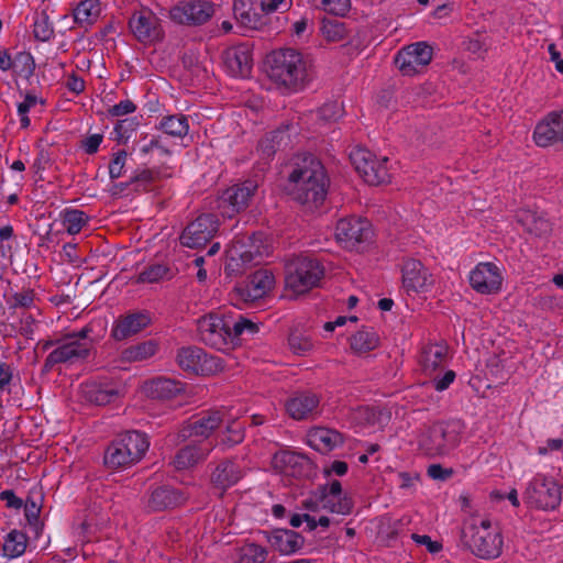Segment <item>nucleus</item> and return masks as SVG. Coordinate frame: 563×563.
Wrapping results in <instances>:
<instances>
[{
  "instance_id": "nucleus-12",
  "label": "nucleus",
  "mask_w": 563,
  "mask_h": 563,
  "mask_svg": "<svg viewBox=\"0 0 563 563\" xmlns=\"http://www.w3.org/2000/svg\"><path fill=\"white\" fill-rule=\"evenodd\" d=\"M218 230V217L212 213H202L185 228L180 235V243L190 249L205 246Z\"/></svg>"
},
{
  "instance_id": "nucleus-16",
  "label": "nucleus",
  "mask_w": 563,
  "mask_h": 563,
  "mask_svg": "<svg viewBox=\"0 0 563 563\" xmlns=\"http://www.w3.org/2000/svg\"><path fill=\"white\" fill-rule=\"evenodd\" d=\"M188 500V495L170 485H159L150 489L144 507L147 512H159L178 508Z\"/></svg>"
},
{
  "instance_id": "nucleus-11",
  "label": "nucleus",
  "mask_w": 563,
  "mask_h": 563,
  "mask_svg": "<svg viewBox=\"0 0 563 563\" xmlns=\"http://www.w3.org/2000/svg\"><path fill=\"white\" fill-rule=\"evenodd\" d=\"M92 349L91 343H78L70 340L67 335L59 339V344L46 357L42 373H49L57 364H74L78 361L88 358Z\"/></svg>"
},
{
  "instance_id": "nucleus-14",
  "label": "nucleus",
  "mask_w": 563,
  "mask_h": 563,
  "mask_svg": "<svg viewBox=\"0 0 563 563\" xmlns=\"http://www.w3.org/2000/svg\"><path fill=\"white\" fill-rule=\"evenodd\" d=\"M335 238L346 249H357L372 238V228L367 220L356 217L340 219L335 227Z\"/></svg>"
},
{
  "instance_id": "nucleus-5",
  "label": "nucleus",
  "mask_w": 563,
  "mask_h": 563,
  "mask_svg": "<svg viewBox=\"0 0 563 563\" xmlns=\"http://www.w3.org/2000/svg\"><path fill=\"white\" fill-rule=\"evenodd\" d=\"M324 275L321 263L313 257L298 255L285 266V285L294 295H302L317 287Z\"/></svg>"
},
{
  "instance_id": "nucleus-31",
  "label": "nucleus",
  "mask_w": 563,
  "mask_h": 563,
  "mask_svg": "<svg viewBox=\"0 0 563 563\" xmlns=\"http://www.w3.org/2000/svg\"><path fill=\"white\" fill-rule=\"evenodd\" d=\"M222 420V413L218 410L205 412L198 419L186 424L179 431L178 437L183 440L194 435L208 438L221 424Z\"/></svg>"
},
{
  "instance_id": "nucleus-24",
  "label": "nucleus",
  "mask_w": 563,
  "mask_h": 563,
  "mask_svg": "<svg viewBox=\"0 0 563 563\" xmlns=\"http://www.w3.org/2000/svg\"><path fill=\"white\" fill-rule=\"evenodd\" d=\"M503 277L493 263H479L470 275V284L477 292L495 294L499 291Z\"/></svg>"
},
{
  "instance_id": "nucleus-30",
  "label": "nucleus",
  "mask_w": 563,
  "mask_h": 563,
  "mask_svg": "<svg viewBox=\"0 0 563 563\" xmlns=\"http://www.w3.org/2000/svg\"><path fill=\"white\" fill-rule=\"evenodd\" d=\"M433 280L418 260H407L402 265V285L406 290L418 292L432 285Z\"/></svg>"
},
{
  "instance_id": "nucleus-10",
  "label": "nucleus",
  "mask_w": 563,
  "mask_h": 563,
  "mask_svg": "<svg viewBox=\"0 0 563 563\" xmlns=\"http://www.w3.org/2000/svg\"><path fill=\"white\" fill-rule=\"evenodd\" d=\"M176 361L181 369L196 375L209 376L223 369L222 362L219 357L209 355L198 346L179 349Z\"/></svg>"
},
{
  "instance_id": "nucleus-27",
  "label": "nucleus",
  "mask_w": 563,
  "mask_h": 563,
  "mask_svg": "<svg viewBox=\"0 0 563 563\" xmlns=\"http://www.w3.org/2000/svg\"><path fill=\"white\" fill-rule=\"evenodd\" d=\"M243 477L241 466L232 459L219 461L211 471L210 483L221 492V495L240 482Z\"/></svg>"
},
{
  "instance_id": "nucleus-45",
  "label": "nucleus",
  "mask_w": 563,
  "mask_h": 563,
  "mask_svg": "<svg viewBox=\"0 0 563 563\" xmlns=\"http://www.w3.org/2000/svg\"><path fill=\"white\" fill-rule=\"evenodd\" d=\"M163 177V173L159 168H144L135 170L131 176V183H133L134 190H147L150 185Z\"/></svg>"
},
{
  "instance_id": "nucleus-8",
  "label": "nucleus",
  "mask_w": 563,
  "mask_h": 563,
  "mask_svg": "<svg viewBox=\"0 0 563 563\" xmlns=\"http://www.w3.org/2000/svg\"><path fill=\"white\" fill-rule=\"evenodd\" d=\"M460 442L455 426L437 422L427 428L419 437L420 448L431 456L444 455Z\"/></svg>"
},
{
  "instance_id": "nucleus-61",
  "label": "nucleus",
  "mask_w": 563,
  "mask_h": 563,
  "mask_svg": "<svg viewBox=\"0 0 563 563\" xmlns=\"http://www.w3.org/2000/svg\"><path fill=\"white\" fill-rule=\"evenodd\" d=\"M136 110V106L133 101L126 99L123 100L114 106H112L108 112L112 117H121L124 114L132 113Z\"/></svg>"
},
{
  "instance_id": "nucleus-34",
  "label": "nucleus",
  "mask_w": 563,
  "mask_h": 563,
  "mask_svg": "<svg viewBox=\"0 0 563 563\" xmlns=\"http://www.w3.org/2000/svg\"><path fill=\"white\" fill-rule=\"evenodd\" d=\"M319 398L314 394L302 393L288 399L285 404L288 415L296 420L309 419L317 410Z\"/></svg>"
},
{
  "instance_id": "nucleus-3",
  "label": "nucleus",
  "mask_w": 563,
  "mask_h": 563,
  "mask_svg": "<svg viewBox=\"0 0 563 563\" xmlns=\"http://www.w3.org/2000/svg\"><path fill=\"white\" fill-rule=\"evenodd\" d=\"M460 539L465 548L483 560L497 559L503 552V534L498 528H492L488 519L478 521L471 517L464 520Z\"/></svg>"
},
{
  "instance_id": "nucleus-6",
  "label": "nucleus",
  "mask_w": 563,
  "mask_h": 563,
  "mask_svg": "<svg viewBox=\"0 0 563 563\" xmlns=\"http://www.w3.org/2000/svg\"><path fill=\"white\" fill-rule=\"evenodd\" d=\"M199 340L219 351L233 347L231 324L222 316L209 313L197 320Z\"/></svg>"
},
{
  "instance_id": "nucleus-51",
  "label": "nucleus",
  "mask_w": 563,
  "mask_h": 563,
  "mask_svg": "<svg viewBox=\"0 0 563 563\" xmlns=\"http://www.w3.org/2000/svg\"><path fill=\"white\" fill-rule=\"evenodd\" d=\"M290 350L298 355H305L312 350L311 339L300 332H291L288 338Z\"/></svg>"
},
{
  "instance_id": "nucleus-64",
  "label": "nucleus",
  "mask_w": 563,
  "mask_h": 563,
  "mask_svg": "<svg viewBox=\"0 0 563 563\" xmlns=\"http://www.w3.org/2000/svg\"><path fill=\"white\" fill-rule=\"evenodd\" d=\"M14 307L30 308L34 302V291L26 289L13 295Z\"/></svg>"
},
{
  "instance_id": "nucleus-22",
  "label": "nucleus",
  "mask_w": 563,
  "mask_h": 563,
  "mask_svg": "<svg viewBox=\"0 0 563 563\" xmlns=\"http://www.w3.org/2000/svg\"><path fill=\"white\" fill-rule=\"evenodd\" d=\"M269 246L264 243L263 234H253L247 238V242L241 243L239 245H234L230 251V263L229 267L232 266V263L239 265V261L243 265L247 264H260L265 255H268Z\"/></svg>"
},
{
  "instance_id": "nucleus-42",
  "label": "nucleus",
  "mask_w": 563,
  "mask_h": 563,
  "mask_svg": "<svg viewBox=\"0 0 563 563\" xmlns=\"http://www.w3.org/2000/svg\"><path fill=\"white\" fill-rule=\"evenodd\" d=\"M99 14V0H84L74 10V19L79 24H92Z\"/></svg>"
},
{
  "instance_id": "nucleus-58",
  "label": "nucleus",
  "mask_w": 563,
  "mask_h": 563,
  "mask_svg": "<svg viewBox=\"0 0 563 563\" xmlns=\"http://www.w3.org/2000/svg\"><path fill=\"white\" fill-rule=\"evenodd\" d=\"M14 63L16 65H22L21 71L26 76L30 77L33 75L35 70V62L31 53L29 52H21L16 54Z\"/></svg>"
},
{
  "instance_id": "nucleus-55",
  "label": "nucleus",
  "mask_w": 563,
  "mask_h": 563,
  "mask_svg": "<svg viewBox=\"0 0 563 563\" xmlns=\"http://www.w3.org/2000/svg\"><path fill=\"white\" fill-rule=\"evenodd\" d=\"M343 114V107L336 101L324 103L318 110V115L324 122L336 121Z\"/></svg>"
},
{
  "instance_id": "nucleus-9",
  "label": "nucleus",
  "mask_w": 563,
  "mask_h": 563,
  "mask_svg": "<svg viewBox=\"0 0 563 563\" xmlns=\"http://www.w3.org/2000/svg\"><path fill=\"white\" fill-rule=\"evenodd\" d=\"M350 159L355 170L372 186L388 183L390 174L387 167V157L377 158L375 154L365 148H355L350 153Z\"/></svg>"
},
{
  "instance_id": "nucleus-41",
  "label": "nucleus",
  "mask_w": 563,
  "mask_h": 563,
  "mask_svg": "<svg viewBox=\"0 0 563 563\" xmlns=\"http://www.w3.org/2000/svg\"><path fill=\"white\" fill-rule=\"evenodd\" d=\"M159 129L170 136L184 137L189 130L188 119L184 114L164 117L161 121Z\"/></svg>"
},
{
  "instance_id": "nucleus-1",
  "label": "nucleus",
  "mask_w": 563,
  "mask_h": 563,
  "mask_svg": "<svg viewBox=\"0 0 563 563\" xmlns=\"http://www.w3.org/2000/svg\"><path fill=\"white\" fill-rule=\"evenodd\" d=\"M290 168L286 188L292 200L308 209L321 206L330 184L321 162L312 154H302L295 157Z\"/></svg>"
},
{
  "instance_id": "nucleus-49",
  "label": "nucleus",
  "mask_w": 563,
  "mask_h": 563,
  "mask_svg": "<svg viewBox=\"0 0 563 563\" xmlns=\"http://www.w3.org/2000/svg\"><path fill=\"white\" fill-rule=\"evenodd\" d=\"M139 125L140 121L136 117L119 120L114 126L115 141L119 144H126Z\"/></svg>"
},
{
  "instance_id": "nucleus-4",
  "label": "nucleus",
  "mask_w": 563,
  "mask_h": 563,
  "mask_svg": "<svg viewBox=\"0 0 563 563\" xmlns=\"http://www.w3.org/2000/svg\"><path fill=\"white\" fill-rule=\"evenodd\" d=\"M150 441L144 432L126 431L104 452V464L110 468L128 467L139 463L146 454Z\"/></svg>"
},
{
  "instance_id": "nucleus-43",
  "label": "nucleus",
  "mask_w": 563,
  "mask_h": 563,
  "mask_svg": "<svg viewBox=\"0 0 563 563\" xmlns=\"http://www.w3.org/2000/svg\"><path fill=\"white\" fill-rule=\"evenodd\" d=\"M26 536L18 530H12L5 538L3 551L9 558H18L26 550Z\"/></svg>"
},
{
  "instance_id": "nucleus-26",
  "label": "nucleus",
  "mask_w": 563,
  "mask_h": 563,
  "mask_svg": "<svg viewBox=\"0 0 563 563\" xmlns=\"http://www.w3.org/2000/svg\"><path fill=\"white\" fill-rule=\"evenodd\" d=\"M273 274L267 269L254 272L244 285L236 288L240 298L244 302H254L263 298L274 286Z\"/></svg>"
},
{
  "instance_id": "nucleus-48",
  "label": "nucleus",
  "mask_w": 563,
  "mask_h": 563,
  "mask_svg": "<svg viewBox=\"0 0 563 563\" xmlns=\"http://www.w3.org/2000/svg\"><path fill=\"white\" fill-rule=\"evenodd\" d=\"M321 32L329 42H339L346 37L345 24L336 19H322Z\"/></svg>"
},
{
  "instance_id": "nucleus-46",
  "label": "nucleus",
  "mask_w": 563,
  "mask_h": 563,
  "mask_svg": "<svg viewBox=\"0 0 563 563\" xmlns=\"http://www.w3.org/2000/svg\"><path fill=\"white\" fill-rule=\"evenodd\" d=\"M88 220V216L78 209L65 210L62 216L63 225L69 234L79 233Z\"/></svg>"
},
{
  "instance_id": "nucleus-57",
  "label": "nucleus",
  "mask_w": 563,
  "mask_h": 563,
  "mask_svg": "<svg viewBox=\"0 0 563 563\" xmlns=\"http://www.w3.org/2000/svg\"><path fill=\"white\" fill-rule=\"evenodd\" d=\"M25 518L30 526L34 527L35 533H38V526H40V512H41V506L37 505L35 500L32 498H27L25 506Z\"/></svg>"
},
{
  "instance_id": "nucleus-32",
  "label": "nucleus",
  "mask_w": 563,
  "mask_h": 563,
  "mask_svg": "<svg viewBox=\"0 0 563 563\" xmlns=\"http://www.w3.org/2000/svg\"><path fill=\"white\" fill-rule=\"evenodd\" d=\"M184 390L185 384L166 377H156L145 382L143 385V391L145 395L148 398L157 400L173 399Z\"/></svg>"
},
{
  "instance_id": "nucleus-17",
  "label": "nucleus",
  "mask_w": 563,
  "mask_h": 563,
  "mask_svg": "<svg viewBox=\"0 0 563 563\" xmlns=\"http://www.w3.org/2000/svg\"><path fill=\"white\" fill-rule=\"evenodd\" d=\"M214 14V5L209 1L194 0L181 2L170 10V19L179 24L202 25Z\"/></svg>"
},
{
  "instance_id": "nucleus-15",
  "label": "nucleus",
  "mask_w": 563,
  "mask_h": 563,
  "mask_svg": "<svg viewBox=\"0 0 563 563\" xmlns=\"http://www.w3.org/2000/svg\"><path fill=\"white\" fill-rule=\"evenodd\" d=\"M272 465L279 473L297 478L310 477L314 471V465L308 456L289 450L275 453Z\"/></svg>"
},
{
  "instance_id": "nucleus-62",
  "label": "nucleus",
  "mask_w": 563,
  "mask_h": 563,
  "mask_svg": "<svg viewBox=\"0 0 563 563\" xmlns=\"http://www.w3.org/2000/svg\"><path fill=\"white\" fill-rule=\"evenodd\" d=\"M20 333L26 339H33L35 332V319L30 313H23L20 320Z\"/></svg>"
},
{
  "instance_id": "nucleus-35",
  "label": "nucleus",
  "mask_w": 563,
  "mask_h": 563,
  "mask_svg": "<svg viewBox=\"0 0 563 563\" xmlns=\"http://www.w3.org/2000/svg\"><path fill=\"white\" fill-rule=\"evenodd\" d=\"M268 542L282 554L289 555L302 548L305 538L294 530L277 529L271 533Z\"/></svg>"
},
{
  "instance_id": "nucleus-53",
  "label": "nucleus",
  "mask_w": 563,
  "mask_h": 563,
  "mask_svg": "<svg viewBox=\"0 0 563 563\" xmlns=\"http://www.w3.org/2000/svg\"><path fill=\"white\" fill-rule=\"evenodd\" d=\"M258 331V325L251 320L240 317L238 321L231 325V333L233 339V346L240 340V336L244 333H249L251 335L255 334Z\"/></svg>"
},
{
  "instance_id": "nucleus-29",
  "label": "nucleus",
  "mask_w": 563,
  "mask_h": 563,
  "mask_svg": "<svg viewBox=\"0 0 563 563\" xmlns=\"http://www.w3.org/2000/svg\"><path fill=\"white\" fill-rule=\"evenodd\" d=\"M213 448V445L191 442L176 452L172 465L177 471L189 470L203 462L212 452Z\"/></svg>"
},
{
  "instance_id": "nucleus-38",
  "label": "nucleus",
  "mask_w": 563,
  "mask_h": 563,
  "mask_svg": "<svg viewBox=\"0 0 563 563\" xmlns=\"http://www.w3.org/2000/svg\"><path fill=\"white\" fill-rule=\"evenodd\" d=\"M518 222L529 234L536 236H544L552 230L548 219L530 210L522 211L518 216Z\"/></svg>"
},
{
  "instance_id": "nucleus-20",
  "label": "nucleus",
  "mask_w": 563,
  "mask_h": 563,
  "mask_svg": "<svg viewBox=\"0 0 563 563\" xmlns=\"http://www.w3.org/2000/svg\"><path fill=\"white\" fill-rule=\"evenodd\" d=\"M538 146H563V110L550 112L533 131Z\"/></svg>"
},
{
  "instance_id": "nucleus-54",
  "label": "nucleus",
  "mask_w": 563,
  "mask_h": 563,
  "mask_svg": "<svg viewBox=\"0 0 563 563\" xmlns=\"http://www.w3.org/2000/svg\"><path fill=\"white\" fill-rule=\"evenodd\" d=\"M33 33L36 40L43 42L48 41L52 37L54 30L45 13H42L35 19Z\"/></svg>"
},
{
  "instance_id": "nucleus-36",
  "label": "nucleus",
  "mask_w": 563,
  "mask_h": 563,
  "mask_svg": "<svg viewBox=\"0 0 563 563\" xmlns=\"http://www.w3.org/2000/svg\"><path fill=\"white\" fill-rule=\"evenodd\" d=\"M448 357V345L444 343L427 344L422 347L420 365L424 374L432 375L444 366Z\"/></svg>"
},
{
  "instance_id": "nucleus-7",
  "label": "nucleus",
  "mask_w": 563,
  "mask_h": 563,
  "mask_svg": "<svg viewBox=\"0 0 563 563\" xmlns=\"http://www.w3.org/2000/svg\"><path fill=\"white\" fill-rule=\"evenodd\" d=\"M561 500V486L554 479L541 475L530 481L523 493V501L541 510H554Z\"/></svg>"
},
{
  "instance_id": "nucleus-19",
  "label": "nucleus",
  "mask_w": 563,
  "mask_h": 563,
  "mask_svg": "<svg viewBox=\"0 0 563 563\" xmlns=\"http://www.w3.org/2000/svg\"><path fill=\"white\" fill-rule=\"evenodd\" d=\"M125 393L124 385L118 380H91L81 385L82 397L97 406L115 401Z\"/></svg>"
},
{
  "instance_id": "nucleus-40",
  "label": "nucleus",
  "mask_w": 563,
  "mask_h": 563,
  "mask_svg": "<svg viewBox=\"0 0 563 563\" xmlns=\"http://www.w3.org/2000/svg\"><path fill=\"white\" fill-rule=\"evenodd\" d=\"M174 277V272L170 266L166 264H152L146 266L136 278L137 283H159L162 280H169Z\"/></svg>"
},
{
  "instance_id": "nucleus-50",
  "label": "nucleus",
  "mask_w": 563,
  "mask_h": 563,
  "mask_svg": "<svg viewBox=\"0 0 563 563\" xmlns=\"http://www.w3.org/2000/svg\"><path fill=\"white\" fill-rule=\"evenodd\" d=\"M243 439L244 432L242 426L239 422L233 421L227 427V433L221 437V440L217 445L228 449L241 443Z\"/></svg>"
},
{
  "instance_id": "nucleus-2",
  "label": "nucleus",
  "mask_w": 563,
  "mask_h": 563,
  "mask_svg": "<svg viewBox=\"0 0 563 563\" xmlns=\"http://www.w3.org/2000/svg\"><path fill=\"white\" fill-rule=\"evenodd\" d=\"M266 65L269 78L291 91L303 89L311 80L310 62L294 48L274 51Z\"/></svg>"
},
{
  "instance_id": "nucleus-56",
  "label": "nucleus",
  "mask_w": 563,
  "mask_h": 563,
  "mask_svg": "<svg viewBox=\"0 0 563 563\" xmlns=\"http://www.w3.org/2000/svg\"><path fill=\"white\" fill-rule=\"evenodd\" d=\"M126 156L128 153L124 150L113 154V157L109 164V176L111 179H117L122 176Z\"/></svg>"
},
{
  "instance_id": "nucleus-39",
  "label": "nucleus",
  "mask_w": 563,
  "mask_h": 563,
  "mask_svg": "<svg viewBox=\"0 0 563 563\" xmlns=\"http://www.w3.org/2000/svg\"><path fill=\"white\" fill-rule=\"evenodd\" d=\"M157 350V342L148 340L124 349L121 355L126 362H142L155 355Z\"/></svg>"
},
{
  "instance_id": "nucleus-59",
  "label": "nucleus",
  "mask_w": 563,
  "mask_h": 563,
  "mask_svg": "<svg viewBox=\"0 0 563 563\" xmlns=\"http://www.w3.org/2000/svg\"><path fill=\"white\" fill-rule=\"evenodd\" d=\"M427 474L435 481H448L454 474L453 468H445L441 464H431L427 470Z\"/></svg>"
},
{
  "instance_id": "nucleus-44",
  "label": "nucleus",
  "mask_w": 563,
  "mask_h": 563,
  "mask_svg": "<svg viewBox=\"0 0 563 563\" xmlns=\"http://www.w3.org/2000/svg\"><path fill=\"white\" fill-rule=\"evenodd\" d=\"M266 559L267 551L265 548L255 543H247L239 549L236 563H265Z\"/></svg>"
},
{
  "instance_id": "nucleus-63",
  "label": "nucleus",
  "mask_w": 563,
  "mask_h": 563,
  "mask_svg": "<svg viewBox=\"0 0 563 563\" xmlns=\"http://www.w3.org/2000/svg\"><path fill=\"white\" fill-rule=\"evenodd\" d=\"M411 539L421 545H426L428 551L432 554L438 553L442 550V544L438 541H432L431 538L427 534H411Z\"/></svg>"
},
{
  "instance_id": "nucleus-52",
  "label": "nucleus",
  "mask_w": 563,
  "mask_h": 563,
  "mask_svg": "<svg viewBox=\"0 0 563 563\" xmlns=\"http://www.w3.org/2000/svg\"><path fill=\"white\" fill-rule=\"evenodd\" d=\"M336 498L338 500L334 501L332 498H329L327 494H323V508L334 514L349 515L353 508L352 500L347 497L341 498V496Z\"/></svg>"
},
{
  "instance_id": "nucleus-23",
  "label": "nucleus",
  "mask_w": 563,
  "mask_h": 563,
  "mask_svg": "<svg viewBox=\"0 0 563 563\" xmlns=\"http://www.w3.org/2000/svg\"><path fill=\"white\" fill-rule=\"evenodd\" d=\"M263 5L264 0H234L233 14L239 25L251 31L266 25Z\"/></svg>"
},
{
  "instance_id": "nucleus-28",
  "label": "nucleus",
  "mask_w": 563,
  "mask_h": 563,
  "mask_svg": "<svg viewBox=\"0 0 563 563\" xmlns=\"http://www.w3.org/2000/svg\"><path fill=\"white\" fill-rule=\"evenodd\" d=\"M227 70L234 77L246 78L252 70V55L247 44L230 47L223 53Z\"/></svg>"
},
{
  "instance_id": "nucleus-13",
  "label": "nucleus",
  "mask_w": 563,
  "mask_h": 563,
  "mask_svg": "<svg viewBox=\"0 0 563 563\" xmlns=\"http://www.w3.org/2000/svg\"><path fill=\"white\" fill-rule=\"evenodd\" d=\"M433 49L426 42H417L400 49L395 64L405 76H413L432 60Z\"/></svg>"
},
{
  "instance_id": "nucleus-47",
  "label": "nucleus",
  "mask_w": 563,
  "mask_h": 563,
  "mask_svg": "<svg viewBox=\"0 0 563 563\" xmlns=\"http://www.w3.org/2000/svg\"><path fill=\"white\" fill-rule=\"evenodd\" d=\"M375 332L361 330L351 338V349L356 353H366L377 346Z\"/></svg>"
},
{
  "instance_id": "nucleus-37",
  "label": "nucleus",
  "mask_w": 563,
  "mask_h": 563,
  "mask_svg": "<svg viewBox=\"0 0 563 563\" xmlns=\"http://www.w3.org/2000/svg\"><path fill=\"white\" fill-rule=\"evenodd\" d=\"M289 141L290 136L286 125L265 134L258 142L257 151L262 159L269 161L277 151L287 146Z\"/></svg>"
},
{
  "instance_id": "nucleus-33",
  "label": "nucleus",
  "mask_w": 563,
  "mask_h": 563,
  "mask_svg": "<svg viewBox=\"0 0 563 563\" xmlns=\"http://www.w3.org/2000/svg\"><path fill=\"white\" fill-rule=\"evenodd\" d=\"M343 435L333 429L316 427L308 432V444L320 453H329L343 445Z\"/></svg>"
},
{
  "instance_id": "nucleus-60",
  "label": "nucleus",
  "mask_w": 563,
  "mask_h": 563,
  "mask_svg": "<svg viewBox=\"0 0 563 563\" xmlns=\"http://www.w3.org/2000/svg\"><path fill=\"white\" fill-rule=\"evenodd\" d=\"M456 375L455 372L449 369L444 373L442 377H434L430 384L438 391H443L449 388V386L454 382Z\"/></svg>"
},
{
  "instance_id": "nucleus-18",
  "label": "nucleus",
  "mask_w": 563,
  "mask_h": 563,
  "mask_svg": "<svg viewBox=\"0 0 563 563\" xmlns=\"http://www.w3.org/2000/svg\"><path fill=\"white\" fill-rule=\"evenodd\" d=\"M129 27L141 43H152L163 38L159 19L148 9L134 12L129 19Z\"/></svg>"
},
{
  "instance_id": "nucleus-25",
  "label": "nucleus",
  "mask_w": 563,
  "mask_h": 563,
  "mask_svg": "<svg viewBox=\"0 0 563 563\" xmlns=\"http://www.w3.org/2000/svg\"><path fill=\"white\" fill-rule=\"evenodd\" d=\"M151 322V316L146 311L129 312L115 320L111 336L117 341L126 340L146 329Z\"/></svg>"
},
{
  "instance_id": "nucleus-21",
  "label": "nucleus",
  "mask_w": 563,
  "mask_h": 563,
  "mask_svg": "<svg viewBox=\"0 0 563 563\" xmlns=\"http://www.w3.org/2000/svg\"><path fill=\"white\" fill-rule=\"evenodd\" d=\"M257 183L252 179H247L245 181L235 184L222 192L220 198V207L221 208H230V211H224L229 217H232V213L240 212L246 209L252 201L256 190Z\"/></svg>"
}]
</instances>
